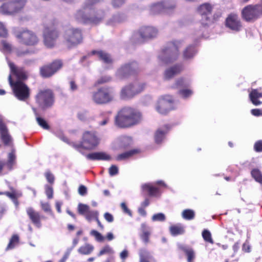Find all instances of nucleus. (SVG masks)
<instances>
[{
    "label": "nucleus",
    "mask_w": 262,
    "mask_h": 262,
    "mask_svg": "<svg viewBox=\"0 0 262 262\" xmlns=\"http://www.w3.org/2000/svg\"><path fill=\"white\" fill-rule=\"evenodd\" d=\"M1 137L5 144L7 145H11L12 143V139L9 135L8 132H1Z\"/></svg>",
    "instance_id": "nucleus-43"
},
{
    "label": "nucleus",
    "mask_w": 262,
    "mask_h": 262,
    "mask_svg": "<svg viewBox=\"0 0 262 262\" xmlns=\"http://www.w3.org/2000/svg\"><path fill=\"white\" fill-rule=\"evenodd\" d=\"M125 0H112V4L114 8H119L122 6Z\"/></svg>",
    "instance_id": "nucleus-56"
},
{
    "label": "nucleus",
    "mask_w": 262,
    "mask_h": 262,
    "mask_svg": "<svg viewBox=\"0 0 262 262\" xmlns=\"http://www.w3.org/2000/svg\"><path fill=\"white\" fill-rule=\"evenodd\" d=\"M142 120V114L139 110L125 106L118 112L115 118V124L119 128H129L139 124Z\"/></svg>",
    "instance_id": "nucleus-1"
},
{
    "label": "nucleus",
    "mask_w": 262,
    "mask_h": 262,
    "mask_svg": "<svg viewBox=\"0 0 262 262\" xmlns=\"http://www.w3.org/2000/svg\"><path fill=\"white\" fill-rule=\"evenodd\" d=\"M261 16L256 4L248 5L241 11L242 18L247 22H254Z\"/></svg>",
    "instance_id": "nucleus-13"
},
{
    "label": "nucleus",
    "mask_w": 262,
    "mask_h": 262,
    "mask_svg": "<svg viewBox=\"0 0 262 262\" xmlns=\"http://www.w3.org/2000/svg\"><path fill=\"white\" fill-rule=\"evenodd\" d=\"M225 25L228 28L235 32L239 31L243 27L238 15L234 13L228 15L225 20Z\"/></svg>",
    "instance_id": "nucleus-18"
},
{
    "label": "nucleus",
    "mask_w": 262,
    "mask_h": 262,
    "mask_svg": "<svg viewBox=\"0 0 262 262\" xmlns=\"http://www.w3.org/2000/svg\"><path fill=\"white\" fill-rule=\"evenodd\" d=\"M99 143V139L95 135L94 132H84L82 141L79 144H74V148L81 152V149H92Z\"/></svg>",
    "instance_id": "nucleus-11"
},
{
    "label": "nucleus",
    "mask_w": 262,
    "mask_h": 262,
    "mask_svg": "<svg viewBox=\"0 0 262 262\" xmlns=\"http://www.w3.org/2000/svg\"><path fill=\"white\" fill-rule=\"evenodd\" d=\"M69 84L70 90L72 91H75L78 90V85L74 80L71 79L69 82Z\"/></svg>",
    "instance_id": "nucleus-63"
},
{
    "label": "nucleus",
    "mask_w": 262,
    "mask_h": 262,
    "mask_svg": "<svg viewBox=\"0 0 262 262\" xmlns=\"http://www.w3.org/2000/svg\"><path fill=\"white\" fill-rule=\"evenodd\" d=\"M171 234L173 236L182 234L184 232L183 227L180 225H173L170 227Z\"/></svg>",
    "instance_id": "nucleus-37"
},
{
    "label": "nucleus",
    "mask_w": 262,
    "mask_h": 262,
    "mask_svg": "<svg viewBox=\"0 0 262 262\" xmlns=\"http://www.w3.org/2000/svg\"><path fill=\"white\" fill-rule=\"evenodd\" d=\"M121 207L123 210L124 213L127 214L130 216H132V213L131 211L127 208L125 203H122L121 204Z\"/></svg>",
    "instance_id": "nucleus-59"
},
{
    "label": "nucleus",
    "mask_w": 262,
    "mask_h": 262,
    "mask_svg": "<svg viewBox=\"0 0 262 262\" xmlns=\"http://www.w3.org/2000/svg\"><path fill=\"white\" fill-rule=\"evenodd\" d=\"M19 241L18 236L17 235L12 236L10 240L9 243L8 245L6 250H10L13 249L16 245L18 244Z\"/></svg>",
    "instance_id": "nucleus-41"
},
{
    "label": "nucleus",
    "mask_w": 262,
    "mask_h": 262,
    "mask_svg": "<svg viewBox=\"0 0 262 262\" xmlns=\"http://www.w3.org/2000/svg\"><path fill=\"white\" fill-rule=\"evenodd\" d=\"M41 206L45 212H50L51 211V207L49 203L41 202Z\"/></svg>",
    "instance_id": "nucleus-64"
},
{
    "label": "nucleus",
    "mask_w": 262,
    "mask_h": 262,
    "mask_svg": "<svg viewBox=\"0 0 262 262\" xmlns=\"http://www.w3.org/2000/svg\"><path fill=\"white\" fill-rule=\"evenodd\" d=\"M181 42L178 40L168 42L162 49L158 58L162 64H167L176 61L179 55Z\"/></svg>",
    "instance_id": "nucleus-3"
},
{
    "label": "nucleus",
    "mask_w": 262,
    "mask_h": 262,
    "mask_svg": "<svg viewBox=\"0 0 262 262\" xmlns=\"http://www.w3.org/2000/svg\"><path fill=\"white\" fill-rule=\"evenodd\" d=\"M78 213L83 215L85 219L89 222L93 220V216H96L97 211L90 210V207L82 203H79L78 206Z\"/></svg>",
    "instance_id": "nucleus-20"
},
{
    "label": "nucleus",
    "mask_w": 262,
    "mask_h": 262,
    "mask_svg": "<svg viewBox=\"0 0 262 262\" xmlns=\"http://www.w3.org/2000/svg\"><path fill=\"white\" fill-rule=\"evenodd\" d=\"M184 69L182 64H176L167 69L164 73L165 80H169L175 75L180 74Z\"/></svg>",
    "instance_id": "nucleus-21"
},
{
    "label": "nucleus",
    "mask_w": 262,
    "mask_h": 262,
    "mask_svg": "<svg viewBox=\"0 0 262 262\" xmlns=\"http://www.w3.org/2000/svg\"><path fill=\"white\" fill-rule=\"evenodd\" d=\"M164 137V132H156L155 141L157 143H160Z\"/></svg>",
    "instance_id": "nucleus-54"
},
{
    "label": "nucleus",
    "mask_w": 262,
    "mask_h": 262,
    "mask_svg": "<svg viewBox=\"0 0 262 262\" xmlns=\"http://www.w3.org/2000/svg\"><path fill=\"white\" fill-rule=\"evenodd\" d=\"M139 262H157L151 253L146 249H142L139 250Z\"/></svg>",
    "instance_id": "nucleus-26"
},
{
    "label": "nucleus",
    "mask_w": 262,
    "mask_h": 262,
    "mask_svg": "<svg viewBox=\"0 0 262 262\" xmlns=\"http://www.w3.org/2000/svg\"><path fill=\"white\" fill-rule=\"evenodd\" d=\"M8 66L10 70V74L16 77V81L24 82L28 78V73L25 68L16 66L13 62H9Z\"/></svg>",
    "instance_id": "nucleus-17"
},
{
    "label": "nucleus",
    "mask_w": 262,
    "mask_h": 262,
    "mask_svg": "<svg viewBox=\"0 0 262 262\" xmlns=\"http://www.w3.org/2000/svg\"><path fill=\"white\" fill-rule=\"evenodd\" d=\"M16 164V156L15 155L14 150H13L8 155V160L6 163V166L9 170H11L14 168Z\"/></svg>",
    "instance_id": "nucleus-32"
},
{
    "label": "nucleus",
    "mask_w": 262,
    "mask_h": 262,
    "mask_svg": "<svg viewBox=\"0 0 262 262\" xmlns=\"http://www.w3.org/2000/svg\"><path fill=\"white\" fill-rule=\"evenodd\" d=\"M143 191L147 192L150 196H157L160 194L158 187L154 186L151 184H145L142 186Z\"/></svg>",
    "instance_id": "nucleus-28"
},
{
    "label": "nucleus",
    "mask_w": 262,
    "mask_h": 262,
    "mask_svg": "<svg viewBox=\"0 0 262 262\" xmlns=\"http://www.w3.org/2000/svg\"><path fill=\"white\" fill-rule=\"evenodd\" d=\"M57 24V20L54 19L45 27L43 31V41L47 48L54 47L56 41L59 37V31L56 28Z\"/></svg>",
    "instance_id": "nucleus-6"
},
{
    "label": "nucleus",
    "mask_w": 262,
    "mask_h": 262,
    "mask_svg": "<svg viewBox=\"0 0 262 262\" xmlns=\"http://www.w3.org/2000/svg\"><path fill=\"white\" fill-rule=\"evenodd\" d=\"M92 98L95 103L102 105L113 101L114 95L111 87L101 86L93 93Z\"/></svg>",
    "instance_id": "nucleus-9"
},
{
    "label": "nucleus",
    "mask_w": 262,
    "mask_h": 262,
    "mask_svg": "<svg viewBox=\"0 0 262 262\" xmlns=\"http://www.w3.org/2000/svg\"><path fill=\"white\" fill-rule=\"evenodd\" d=\"M16 36L23 44L27 46H34L39 42L36 35L33 32L27 30L18 33Z\"/></svg>",
    "instance_id": "nucleus-15"
},
{
    "label": "nucleus",
    "mask_w": 262,
    "mask_h": 262,
    "mask_svg": "<svg viewBox=\"0 0 262 262\" xmlns=\"http://www.w3.org/2000/svg\"><path fill=\"white\" fill-rule=\"evenodd\" d=\"M63 66L61 59H57L43 64L39 68V75L43 78H49L59 71Z\"/></svg>",
    "instance_id": "nucleus-10"
},
{
    "label": "nucleus",
    "mask_w": 262,
    "mask_h": 262,
    "mask_svg": "<svg viewBox=\"0 0 262 262\" xmlns=\"http://www.w3.org/2000/svg\"><path fill=\"white\" fill-rule=\"evenodd\" d=\"M174 101L172 96H164L158 100L156 109L160 114L166 115L170 111L176 108L174 105Z\"/></svg>",
    "instance_id": "nucleus-14"
},
{
    "label": "nucleus",
    "mask_w": 262,
    "mask_h": 262,
    "mask_svg": "<svg viewBox=\"0 0 262 262\" xmlns=\"http://www.w3.org/2000/svg\"><path fill=\"white\" fill-rule=\"evenodd\" d=\"M75 19L79 23L98 25L105 17L103 11H95L93 8L88 10L86 7H83L77 11L75 14Z\"/></svg>",
    "instance_id": "nucleus-2"
},
{
    "label": "nucleus",
    "mask_w": 262,
    "mask_h": 262,
    "mask_svg": "<svg viewBox=\"0 0 262 262\" xmlns=\"http://www.w3.org/2000/svg\"><path fill=\"white\" fill-rule=\"evenodd\" d=\"M112 77L108 75L102 76L96 81L95 85L96 86L108 83L112 80Z\"/></svg>",
    "instance_id": "nucleus-42"
},
{
    "label": "nucleus",
    "mask_w": 262,
    "mask_h": 262,
    "mask_svg": "<svg viewBox=\"0 0 262 262\" xmlns=\"http://www.w3.org/2000/svg\"><path fill=\"white\" fill-rule=\"evenodd\" d=\"M179 94L184 98H187L192 95L193 92L190 89H182L179 91Z\"/></svg>",
    "instance_id": "nucleus-48"
},
{
    "label": "nucleus",
    "mask_w": 262,
    "mask_h": 262,
    "mask_svg": "<svg viewBox=\"0 0 262 262\" xmlns=\"http://www.w3.org/2000/svg\"><path fill=\"white\" fill-rule=\"evenodd\" d=\"M152 220L154 222L155 221H164L165 220V216L162 213H159L154 214L152 217Z\"/></svg>",
    "instance_id": "nucleus-50"
},
{
    "label": "nucleus",
    "mask_w": 262,
    "mask_h": 262,
    "mask_svg": "<svg viewBox=\"0 0 262 262\" xmlns=\"http://www.w3.org/2000/svg\"><path fill=\"white\" fill-rule=\"evenodd\" d=\"M35 101L38 106L42 110L51 107L55 102L54 92L50 89L39 90L35 96Z\"/></svg>",
    "instance_id": "nucleus-8"
},
{
    "label": "nucleus",
    "mask_w": 262,
    "mask_h": 262,
    "mask_svg": "<svg viewBox=\"0 0 262 262\" xmlns=\"http://www.w3.org/2000/svg\"><path fill=\"white\" fill-rule=\"evenodd\" d=\"M132 86L134 89V91L135 95H137L143 92L146 87V84L145 82H137L135 84H132Z\"/></svg>",
    "instance_id": "nucleus-39"
},
{
    "label": "nucleus",
    "mask_w": 262,
    "mask_h": 262,
    "mask_svg": "<svg viewBox=\"0 0 262 262\" xmlns=\"http://www.w3.org/2000/svg\"><path fill=\"white\" fill-rule=\"evenodd\" d=\"M122 143L123 146L124 147H127L132 144V140L130 137H123Z\"/></svg>",
    "instance_id": "nucleus-60"
},
{
    "label": "nucleus",
    "mask_w": 262,
    "mask_h": 262,
    "mask_svg": "<svg viewBox=\"0 0 262 262\" xmlns=\"http://www.w3.org/2000/svg\"><path fill=\"white\" fill-rule=\"evenodd\" d=\"M118 173V168L116 165H112L109 168V174L111 176L116 175Z\"/></svg>",
    "instance_id": "nucleus-57"
},
{
    "label": "nucleus",
    "mask_w": 262,
    "mask_h": 262,
    "mask_svg": "<svg viewBox=\"0 0 262 262\" xmlns=\"http://www.w3.org/2000/svg\"><path fill=\"white\" fill-rule=\"evenodd\" d=\"M202 236L206 242L211 244L213 243V241L212 238L211 233L209 230L207 229L204 230L202 232Z\"/></svg>",
    "instance_id": "nucleus-45"
},
{
    "label": "nucleus",
    "mask_w": 262,
    "mask_h": 262,
    "mask_svg": "<svg viewBox=\"0 0 262 262\" xmlns=\"http://www.w3.org/2000/svg\"><path fill=\"white\" fill-rule=\"evenodd\" d=\"M87 114V111L80 112L78 114V118L81 121H84L88 117Z\"/></svg>",
    "instance_id": "nucleus-62"
},
{
    "label": "nucleus",
    "mask_w": 262,
    "mask_h": 262,
    "mask_svg": "<svg viewBox=\"0 0 262 262\" xmlns=\"http://www.w3.org/2000/svg\"><path fill=\"white\" fill-rule=\"evenodd\" d=\"M94 247L89 244H86L81 246L78 250L79 253L83 255H89L93 251Z\"/></svg>",
    "instance_id": "nucleus-36"
},
{
    "label": "nucleus",
    "mask_w": 262,
    "mask_h": 262,
    "mask_svg": "<svg viewBox=\"0 0 262 262\" xmlns=\"http://www.w3.org/2000/svg\"><path fill=\"white\" fill-rule=\"evenodd\" d=\"M137 152H138V150L137 149H133L128 151H126L125 152L118 155L117 156L116 159L117 161L125 160L129 158V157H130L131 156H133Z\"/></svg>",
    "instance_id": "nucleus-35"
},
{
    "label": "nucleus",
    "mask_w": 262,
    "mask_h": 262,
    "mask_svg": "<svg viewBox=\"0 0 262 262\" xmlns=\"http://www.w3.org/2000/svg\"><path fill=\"white\" fill-rule=\"evenodd\" d=\"M114 253L113 249L108 245L105 246L99 252L98 256H101L105 254H113Z\"/></svg>",
    "instance_id": "nucleus-46"
},
{
    "label": "nucleus",
    "mask_w": 262,
    "mask_h": 262,
    "mask_svg": "<svg viewBox=\"0 0 262 262\" xmlns=\"http://www.w3.org/2000/svg\"><path fill=\"white\" fill-rule=\"evenodd\" d=\"M62 42L68 49H71L82 43V30L78 28H71L66 30L63 34Z\"/></svg>",
    "instance_id": "nucleus-5"
},
{
    "label": "nucleus",
    "mask_w": 262,
    "mask_h": 262,
    "mask_svg": "<svg viewBox=\"0 0 262 262\" xmlns=\"http://www.w3.org/2000/svg\"><path fill=\"white\" fill-rule=\"evenodd\" d=\"M32 110L36 116V119L37 122L40 126H41L43 129L48 130L50 129V126L47 122L43 118L38 116V114L37 112V110L35 108H32Z\"/></svg>",
    "instance_id": "nucleus-34"
},
{
    "label": "nucleus",
    "mask_w": 262,
    "mask_h": 262,
    "mask_svg": "<svg viewBox=\"0 0 262 262\" xmlns=\"http://www.w3.org/2000/svg\"><path fill=\"white\" fill-rule=\"evenodd\" d=\"M45 193L48 199H51L53 195V189L51 185H46L45 186Z\"/></svg>",
    "instance_id": "nucleus-49"
},
{
    "label": "nucleus",
    "mask_w": 262,
    "mask_h": 262,
    "mask_svg": "<svg viewBox=\"0 0 262 262\" xmlns=\"http://www.w3.org/2000/svg\"><path fill=\"white\" fill-rule=\"evenodd\" d=\"M196 53L195 46L189 45L187 47L183 52V58L184 60L191 59Z\"/></svg>",
    "instance_id": "nucleus-31"
},
{
    "label": "nucleus",
    "mask_w": 262,
    "mask_h": 262,
    "mask_svg": "<svg viewBox=\"0 0 262 262\" xmlns=\"http://www.w3.org/2000/svg\"><path fill=\"white\" fill-rule=\"evenodd\" d=\"M86 158L91 160L110 161L111 160L110 155L105 152H95L86 155Z\"/></svg>",
    "instance_id": "nucleus-24"
},
{
    "label": "nucleus",
    "mask_w": 262,
    "mask_h": 262,
    "mask_svg": "<svg viewBox=\"0 0 262 262\" xmlns=\"http://www.w3.org/2000/svg\"><path fill=\"white\" fill-rule=\"evenodd\" d=\"M249 97L253 105L257 106L261 104V102L258 99L262 98V93L259 92L257 89H252L249 93Z\"/></svg>",
    "instance_id": "nucleus-27"
},
{
    "label": "nucleus",
    "mask_w": 262,
    "mask_h": 262,
    "mask_svg": "<svg viewBox=\"0 0 262 262\" xmlns=\"http://www.w3.org/2000/svg\"><path fill=\"white\" fill-rule=\"evenodd\" d=\"M34 51L25 49L21 48H17L15 50L16 55L18 57H25L27 55L34 53Z\"/></svg>",
    "instance_id": "nucleus-38"
},
{
    "label": "nucleus",
    "mask_w": 262,
    "mask_h": 262,
    "mask_svg": "<svg viewBox=\"0 0 262 262\" xmlns=\"http://www.w3.org/2000/svg\"><path fill=\"white\" fill-rule=\"evenodd\" d=\"M45 177L47 180V181L50 183L51 184H53L54 182V176L51 173L50 171L46 172L45 174Z\"/></svg>",
    "instance_id": "nucleus-51"
},
{
    "label": "nucleus",
    "mask_w": 262,
    "mask_h": 262,
    "mask_svg": "<svg viewBox=\"0 0 262 262\" xmlns=\"http://www.w3.org/2000/svg\"><path fill=\"white\" fill-rule=\"evenodd\" d=\"M213 8L214 6L209 3H204L198 7L196 11L201 16L200 23L203 27L216 22L221 17V12H215L212 16Z\"/></svg>",
    "instance_id": "nucleus-4"
},
{
    "label": "nucleus",
    "mask_w": 262,
    "mask_h": 262,
    "mask_svg": "<svg viewBox=\"0 0 262 262\" xmlns=\"http://www.w3.org/2000/svg\"><path fill=\"white\" fill-rule=\"evenodd\" d=\"M99 0H86L84 6L83 7L88 8V10L91 9L92 8V5L98 3Z\"/></svg>",
    "instance_id": "nucleus-55"
},
{
    "label": "nucleus",
    "mask_w": 262,
    "mask_h": 262,
    "mask_svg": "<svg viewBox=\"0 0 262 262\" xmlns=\"http://www.w3.org/2000/svg\"><path fill=\"white\" fill-rule=\"evenodd\" d=\"M90 235L94 236L95 239L99 242L103 241L104 239V237L101 235V234L95 230H91L90 232Z\"/></svg>",
    "instance_id": "nucleus-47"
},
{
    "label": "nucleus",
    "mask_w": 262,
    "mask_h": 262,
    "mask_svg": "<svg viewBox=\"0 0 262 262\" xmlns=\"http://www.w3.org/2000/svg\"><path fill=\"white\" fill-rule=\"evenodd\" d=\"M132 84L123 87L120 92V97L122 99H128L135 96Z\"/></svg>",
    "instance_id": "nucleus-25"
},
{
    "label": "nucleus",
    "mask_w": 262,
    "mask_h": 262,
    "mask_svg": "<svg viewBox=\"0 0 262 262\" xmlns=\"http://www.w3.org/2000/svg\"><path fill=\"white\" fill-rule=\"evenodd\" d=\"M251 113L252 115L256 117L262 116V110L259 108L252 109Z\"/></svg>",
    "instance_id": "nucleus-61"
},
{
    "label": "nucleus",
    "mask_w": 262,
    "mask_h": 262,
    "mask_svg": "<svg viewBox=\"0 0 262 262\" xmlns=\"http://www.w3.org/2000/svg\"><path fill=\"white\" fill-rule=\"evenodd\" d=\"M92 55H97L99 59L105 63L109 64L112 62V59L110 54L102 51L93 50L91 52Z\"/></svg>",
    "instance_id": "nucleus-30"
},
{
    "label": "nucleus",
    "mask_w": 262,
    "mask_h": 262,
    "mask_svg": "<svg viewBox=\"0 0 262 262\" xmlns=\"http://www.w3.org/2000/svg\"><path fill=\"white\" fill-rule=\"evenodd\" d=\"M8 36L7 30L3 23L0 22V37L6 38Z\"/></svg>",
    "instance_id": "nucleus-52"
},
{
    "label": "nucleus",
    "mask_w": 262,
    "mask_h": 262,
    "mask_svg": "<svg viewBox=\"0 0 262 262\" xmlns=\"http://www.w3.org/2000/svg\"><path fill=\"white\" fill-rule=\"evenodd\" d=\"M26 3V0H15L4 3L0 7V12L6 15L14 14L20 11Z\"/></svg>",
    "instance_id": "nucleus-12"
},
{
    "label": "nucleus",
    "mask_w": 262,
    "mask_h": 262,
    "mask_svg": "<svg viewBox=\"0 0 262 262\" xmlns=\"http://www.w3.org/2000/svg\"><path fill=\"white\" fill-rule=\"evenodd\" d=\"M157 32V30L156 28L150 26L142 27L139 30V34L143 39H150L156 37Z\"/></svg>",
    "instance_id": "nucleus-22"
},
{
    "label": "nucleus",
    "mask_w": 262,
    "mask_h": 262,
    "mask_svg": "<svg viewBox=\"0 0 262 262\" xmlns=\"http://www.w3.org/2000/svg\"><path fill=\"white\" fill-rule=\"evenodd\" d=\"M254 149L256 152L262 151V141L259 140L255 142L254 145Z\"/></svg>",
    "instance_id": "nucleus-58"
},
{
    "label": "nucleus",
    "mask_w": 262,
    "mask_h": 262,
    "mask_svg": "<svg viewBox=\"0 0 262 262\" xmlns=\"http://www.w3.org/2000/svg\"><path fill=\"white\" fill-rule=\"evenodd\" d=\"M1 44L3 46V49L7 52H10L12 51L11 45L6 40H2Z\"/></svg>",
    "instance_id": "nucleus-53"
},
{
    "label": "nucleus",
    "mask_w": 262,
    "mask_h": 262,
    "mask_svg": "<svg viewBox=\"0 0 262 262\" xmlns=\"http://www.w3.org/2000/svg\"><path fill=\"white\" fill-rule=\"evenodd\" d=\"M141 230L142 233L140 234V237L142 241L145 244L149 242V238L151 234V229L145 224H141Z\"/></svg>",
    "instance_id": "nucleus-29"
},
{
    "label": "nucleus",
    "mask_w": 262,
    "mask_h": 262,
    "mask_svg": "<svg viewBox=\"0 0 262 262\" xmlns=\"http://www.w3.org/2000/svg\"><path fill=\"white\" fill-rule=\"evenodd\" d=\"M26 211L32 223L37 227L40 228L41 226L40 221L43 216H41L39 212L35 211L31 207L27 208Z\"/></svg>",
    "instance_id": "nucleus-23"
},
{
    "label": "nucleus",
    "mask_w": 262,
    "mask_h": 262,
    "mask_svg": "<svg viewBox=\"0 0 262 262\" xmlns=\"http://www.w3.org/2000/svg\"><path fill=\"white\" fill-rule=\"evenodd\" d=\"M251 175L256 181L260 184H262V174L258 169H253L251 171Z\"/></svg>",
    "instance_id": "nucleus-44"
},
{
    "label": "nucleus",
    "mask_w": 262,
    "mask_h": 262,
    "mask_svg": "<svg viewBox=\"0 0 262 262\" xmlns=\"http://www.w3.org/2000/svg\"><path fill=\"white\" fill-rule=\"evenodd\" d=\"M8 81L14 95L18 100L26 101L29 99L30 89L25 83L20 81H14L11 75H9Z\"/></svg>",
    "instance_id": "nucleus-7"
},
{
    "label": "nucleus",
    "mask_w": 262,
    "mask_h": 262,
    "mask_svg": "<svg viewBox=\"0 0 262 262\" xmlns=\"http://www.w3.org/2000/svg\"><path fill=\"white\" fill-rule=\"evenodd\" d=\"M183 219L186 220H191L194 219L195 216L194 211L191 209H185L183 210L182 213Z\"/></svg>",
    "instance_id": "nucleus-40"
},
{
    "label": "nucleus",
    "mask_w": 262,
    "mask_h": 262,
    "mask_svg": "<svg viewBox=\"0 0 262 262\" xmlns=\"http://www.w3.org/2000/svg\"><path fill=\"white\" fill-rule=\"evenodd\" d=\"M139 70L138 63L136 61H132L125 64L117 71V74L121 79H125L130 76L136 74Z\"/></svg>",
    "instance_id": "nucleus-16"
},
{
    "label": "nucleus",
    "mask_w": 262,
    "mask_h": 262,
    "mask_svg": "<svg viewBox=\"0 0 262 262\" xmlns=\"http://www.w3.org/2000/svg\"><path fill=\"white\" fill-rule=\"evenodd\" d=\"M176 5L169 4L168 3L161 2L152 4L149 8V12L151 14L156 15L165 12L167 10H172L175 8Z\"/></svg>",
    "instance_id": "nucleus-19"
},
{
    "label": "nucleus",
    "mask_w": 262,
    "mask_h": 262,
    "mask_svg": "<svg viewBox=\"0 0 262 262\" xmlns=\"http://www.w3.org/2000/svg\"><path fill=\"white\" fill-rule=\"evenodd\" d=\"M179 248L183 250L187 255L188 262H193V260L195 257V254L192 249L185 245H180Z\"/></svg>",
    "instance_id": "nucleus-33"
}]
</instances>
